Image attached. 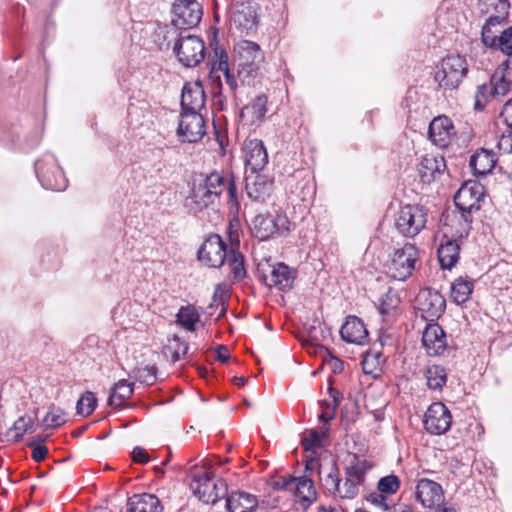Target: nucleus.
Masks as SVG:
<instances>
[{
    "instance_id": "f257e3e1",
    "label": "nucleus",
    "mask_w": 512,
    "mask_h": 512,
    "mask_svg": "<svg viewBox=\"0 0 512 512\" xmlns=\"http://www.w3.org/2000/svg\"><path fill=\"white\" fill-rule=\"evenodd\" d=\"M224 191H227L229 209L237 214L240 203L233 176L218 171H213L199 183H194L189 196L186 198V206L195 213L200 212L209 206L215 205Z\"/></svg>"
},
{
    "instance_id": "f03ea898",
    "label": "nucleus",
    "mask_w": 512,
    "mask_h": 512,
    "mask_svg": "<svg viewBox=\"0 0 512 512\" xmlns=\"http://www.w3.org/2000/svg\"><path fill=\"white\" fill-rule=\"evenodd\" d=\"M178 61L185 67H195L205 57V45L203 40L195 35L182 31L173 47Z\"/></svg>"
},
{
    "instance_id": "7ed1b4c3",
    "label": "nucleus",
    "mask_w": 512,
    "mask_h": 512,
    "mask_svg": "<svg viewBox=\"0 0 512 512\" xmlns=\"http://www.w3.org/2000/svg\"><path fill=\"white\" fill-rule=\"evenodd\" d=\"M419 258V252L415 245L406 243L403 247L394 251L387 263V274L395 280L404 281L411 276Z\"/></svg>"
},
{
    "instance_id": "20e7f679",
    "label": "nucleus",
    "mask_w": 512,
    "mask_h": 512,
    "mask_svg": "<svg viewBox=\"0 0 512 512\" xmlns=\"http://www.w3.org/2000/svg\"><path fill=\"white\" fill-rule=\"evenodd\" d=\"M468 71L466 59L460 55H449L441 62L435 73V80L444 89H456Z\"/></svg>"
},
{
    "instance_id": "39448f33",
    "label": "nucleus",
    "mask_w": 512,
    "mask_h": 512,
    "mask_svg": "<svg viewBox=\"0 0 512 512\" xmlns=\"http://www.w3.org/2000/svg\"><path fill=\"white\" fill-rule=\"evenodd\" d=\"M234 52L238 75L243 79L251 76L252 73L259 68L264 59L260 46L248 40H241L236 43Z\"/></svg>"
},
{
    "instance_id": "423d86ee",
    "label": "nucleus",
    "mask_w": 512,
    "mask_h": 512,
    "mask_svg": "<svg viewBox=\"0 0 512 512\" xmlns=\"http://www.w3.org/2000/svg\"><path fill=\"white\" fill-rule=\"evenodd\" d=\"M427 212L418 205H406L396 215L395 227L405 237L416 236L426 225Z\"/></svg>"
},
{
    "instance_id": "0eeeda50",
    "label": "nucleus",
    "mask_w": 512,
    "mask_h": 512,
    "mask_svg": "<svg viewBox=\"0 0 512 512\" xmlns=\"http://www.w3.org/2000/svg\"><path fill=\"white\" fill-rule=\"evenodd\" d=\"M174 18L172 28L168 33L176 34V31H187L195 27L202 18V9L196 0H176L173 4Z\"/></svg>"
},
{
    "instance_id": "6e6552de",
    "label": "nucleus",
    "mask_w": 512,
    "mask_h": 512,
    "mask_svg": "<svg viewBox=\"0 0 512 512\" xmlns=\"http://www.w3.org/2000/svg\"><path fill=\"white\" fill-rule=\"evenodd\" d=\"M191 488L193 493L205 503L214 504L227 495L226 483L222 479L215 480L210 472L194 476Z\"/></svg>"
},
{
    "instance_id": "1a4fd4ad",
    "label": "nucleus",
    "mask_w": 512,
    "mask_h": 512,
    "mask_svg": "<svg viewBox=\"0 0 512 512\" xmlns=\"http://www.w3.org/2000/svg\"><path fill=\"white\" fill-rule=\"evenodd\" d=\"M484 197V187L477 182L463 184L454 197L455 205L461 211L465 222H471L468 218L474 211L481 208V201Z\"/></svg>"
},
{
    "instance_id": "9d476101",
    "label": "nucleus",
    "mask_w": 512,
    "mask_h": 512,
    "mask_svg": "<svg viewBox=\"0 0 512 512\" xmlns=\"http://www.w3.org/2000/svg\"><path fill=\"white\" fill-rule=\"evenodd\" d=\"M290 222L286 215L270 216L258 214L252 221V233L260 241L269 239L275 233L283 234L290 230Z\"/></svg>"
},
{
    "instance_id": "9b49d317",
    "label": "nucleus",
    "mask_w": 512,
    "mask_h": 512,
    "mask_svg": "<svg viewBox=\"0 0 512 512\" xmlns=\"http://www.w3.org/2000/svg\"><path fill=\"white\" fill-rule=\"evenodd\" d=\"M35 172L42 186L46 189L61 191L67 186L60 167L52 156L38 160L35 163Z\"/></svg>"
},
{
    "instance_id": "f8f14e48",
    "label": "nucleus",
    "mask_w": 512,
    "mask_h": 512,
    "mask_svg": "<svg viewBox=\"0 0 512 512\" xmlns=\"http://www.w3.org/2000/svg\"><path fill=\"white\" fill-rule=\"evenodd\" d=\"M366 464L356 461L346 467L344 481L339 482L336 494L341 499H354L359 493V486L365 481Z\"/></svg>"
},
{
    "instance_id": "ddd939ff",
    "label": "nucleus",
    "mask_w": 512,
    "mask_h": 512,
    "mask_svg": "<svg viewBox=\"0 0 512 512\" xmlns=\"http://www.w3.org/2000/svg\"><path fill=\"white\" fill-rule=\"evenodd\" d=\"M228 254L227 246L222 238L213 234L201 245L198 251V259L208 267L218 268L224 264Z\"/></svg>"
},
{
    "instance_id": "4468645a",
    "label": "nucleus",
    "mask_w": 512,
    "mask_h": 512,
    "mask_svg": "<svg viewBox=\"0 0 512 512\" xmlns=\"http://www.w3.org/2000/svg\"><path fill=\"white\" fill-rule=\"evenodd\" d=\"M423 422L427 432L432 435H442L450 429L452 416L443 403L434 402L428 407Z\"/></svg>"
},
{
    "instance_id": "2eb2a0df",
    "label": "nucleus",
    "mask_w": 512,
    "mask_h": 512,
    "mask_svg": "<svg viewBox=\"0 0 512 512\" xmlns=\"http://www.w3.org/2000/svg\"><path fill=\"white\" fill-rule=\"evenodd\" d=\"M416 501L423 508L433 509L441 506L445 501L444 490L442 486L428 478H420L415 488Z\"/></svg>"
},
{
    "instance_id": "dca6fc26",
    "label": "nucleus",
    "mask_w": 512,
    "mask_h": 512,
    "mask_svg": "<svg viewBox=\"0 0 512 512\" xmlns=\"http://www.w3.org/2000/svg\"><path fill=\"white\" fill-rule=\"evenodd\" d=\"M418 309L424 319L437 320L445 311L446 300L435 290L423 289L416 297Z\"/></svg>"
},
{
    "instance_id": "f3484780",
    "label": "nucleus",
    "mask_w": 512,
    "mask_h": 512,
    "mask_svg": "<svg viewBox=\"0 0 512 512\" xmlns=\"http://www.w3.org/2000/svg\"><path fill=\"white\" fill-rule=\"evenodd\" d=\"M177 132L183 142L195 143L201 140L205 135V121L202 115L182 112Z\"/></svg>"
},
{
    "instance_id": "a211bd4d",
    "label": "nucleus",
    "mask_w": 512,
    "mask_h": 512,
    "mask_svg": "<svg viewBox=\"0 0 512 512\" xmlns=\"http://www.w3.org/2000/svg\"><path fill=\"white\" fill-rule=\"evenodd\" d=\"M273 180L259 172L246 173L245 190L247 196L255 202H264L271 194Z\"/></svg>"
},
{
    "instance_id": "6ab92c4d",
    "label": "nucleus",
    "mask_w": 512,
    "mask_h": 512,
    "mask_svg": "<svg viewBox=\"0 0 512 512\" xmlns=\"http://www.w3.org/2000/svg\"><path fill=\"white\" fill-rule=\"evenodd\" d=\"M246 173L259 172L268 163V154L263 142L259 139H250L244 144Z\"/></svg>"
},
{
    "instance_id": "aec40b11",
    "label": "nucleus",
    "mask_w": 512,
    "mask_h": 512,
    "mask_svg": "<svg viewBox=\"0 0 512 512\" xmlns=\"http://www.w3.org/2000/svg\"><path fill=\"white\" fill-rule=\"evenodd\" d=\"M205 93L200 83L186 84L182 89V112L199 113L205 105Z\"/></svg>"
},
{
    "instance_id": "412c9836",
    "label": "nucleus",
    "mask_w": 512,
    "mask_h": 512,
    "mask_svg": "<svg viewBox=\"0 0 512 512\" xmlns=\"http://www.w3.org/2000/svg\"><path fill=\"white\" fill-rule=\"evenodd\" d=\"M341 338L352 344L364 345L368 342V331L363 321L356 316H348L340 329Z\"/></svg>"
},
{
    "instance_id": "4be33fe9",
    "label": "nucleus",
    "mask_w": 512,
    "mask_h": 512,
    "mask_svg": "<svg viewBox=\"0 0 512 512\" xmlns=\"http://www.w3.org/2000/svg\"><path fill=\"white\" fill-rule=\"evenodd\" d=\"M453 134V124L446 116H438L434 118L428 130L430 140L439 147H446Z\"/></svg>"
},
{
    "instance_id": "5701e85b",
    "label": "nucleus",
    "mask_w": 512,
    "mask_h": 512,
    "mask_svg": "<svg viewBox=\"0 0 512 512\" xmlns=\"http://www.w3.org/2000/svg\"><path fill=\"white\" fill-rule=\"evenodd\" d=\"M422 343L431 356L441 354L446 348L443 329L436 323L428 324L422 335Z\"/></svg>"
},
{
    "instance_id": "b1692460",
    "label": "nucleus",
    "mask_w": 512,
    "mask_h": 512,
    "mask_svg": "<svg viewBox=\"0 0 512 512\" xmlns=\"http://www.w3.org/2000/svg\"><path fill=\"white\" fill-rule=\"evenodd\" d=\"M225 497L227 512H255L258 507L256 496L244 491H232Z\"/></svg>"
},
{
    "instance_id": "393cba45",
    "label": "nucleus",
    "mask_w": 512,
    "mask_h": 512,
    "mask_svg": "<svg viewBox=\"0 0 512 512\" xmlns=\"http://www.w3.org/2000/svg\"><path fill=\"white\" fill-rule=\"evenodd\" d=\"M127 512H163L159 498L150 493L134 494L127 501Z\"/></svg>"
},
{
    "instance_id": "a878e982",
    "label": "nucleus",
    "mask_w": 512,
    "mask_h": 512,
    "mask_svg": "<svg viewBox=\"0 0 512 512\" xmlns=\"http://www.w3.org/2000/svg\"><path fill=\"white\" fill-rule=\"evenodd\" d=\"M446 168L444 158L435 155H425L418 164V173L422 182L429 183L441 175Z\"/></svg>"
},
{
    "instance_id": "bb28decb",
    "label": "nucleus",
    "mask_w": 512,
    "mask_h": 512,
    "mask_svg": "<svg viewBox=\"0 0 512 512\" xmlns=\"http://www.w3.org/2000/svg\"><path fill=\"white\" fill-rule=\"evenodd\" d=\"M267 102L266 95L260 94L256 96L251 103L242 108L240 118L243 121L249 122L250 125H258L265 118Z\"/></svg>"
},
{
    "instance_id": "cd10ccee",
    "label": "nucleus",
    "mask_w": 512,
    "mask_h": 512,
    "mask_svg": "<svg viewBox=\"0 0 512 512\" xmlns=\"http://www.w3.org/2000/svg\"><path fill=\"white\" fill-rule=\"evenodd\" d=\"M497 162L491 150L480 149L470 158V167L476 175H486L492 171Z\"/></svg>"
},
{
    "instance_id": "c85d7f7f",
    "label": "nucleus",
    "mask_w": 512,
    "mask_h": 512,
    "mask_svg": "<svg viewBox=\"0 0 512 512\" xmlns=\"http://www.w3.org/2000/svg\"><path fill=\"white\" fill-rule=\"evenodd\" d=\"M293 494L302 502L304 507L311 505L316 500L317 496L312 479L308 478L306 475L296 477Z\"/></svg>"
},
{
    "instance_id": "c756f323",
    "label": "nucleus",
    "mask_w": 512,
    "mask_h": 512,
    "mask_svg": "<svg viewBox=\"0 0 512 512\" xmlns=\"http://www.w3.org/2000/svg\"><path fill=\"white\" fill-rule=\"evenodd\" d=\"M294 274L291 269L283 264L278 263L273 266L270 274V282L280 291H288L292 288Z\"/></svg>"
},
{
    "instance_id": "7c9ffc66",
    "label": "nucleus",
    "mask_w": 512,
    "mask_h": 512,
    "mask_svg": "<svg viewBox=\"0 0 512 512\" xmlns=\"http://www.w3.org/2000/svg\"><path fill=\"white\" fill-rule=\"evenodd\" d=\"M459 244L454 240H447L438 248V260L443 269H451L459 259Z\"/></svg>"
},
{
    "instance_id": "2f4dec72",
    "label": "nucleus",
    "mask_w": 512,
    "mask_h": 512,
    "mask_svg": "<svg viewBox=\"0 0 512 512\" xmlns=\"http://www.w3.org/2000/svg\"><path fill=\"white\" fill-rule=\"evenodd\" d=\"M133 384L122 379L114 384L108 398V404L114 407H121L133 394Z\"/></svg>"
},
{
    "instance_id": "473e14b6",
    "label": "nucleus",
    "mask_w": 512,
    "mask_h": 512,
    "mask_svg": "<svg viewBox=\"0 0 512 512\" xmlns=\"http://www.w3.org/2000/svg\"><path fill=\"white\" fill-rule=\"evenodd\" d=\"M473 281L466 278H457L451 286V297L457 304H463L468 301L473 291Z\"/></svg>"
},
{
    "instance_id": "72a5a7b5",
    "label": "nucleus",
    "mask_w": 512,
    "mask_h": 512,
    "mask_svg": "<svg viewBox=\"0 0 512 512\" xmlns=\"http://www.w3.org/2000/svg\"><path fill=\"white\" fill-rule=\"evenodd\" d=\"M177 323L186 330L193 332L196 330V323L199 321V314L194 306H183L179 309L177 315Z\"/></svg>"
},
{
    "instance_id": "f704fd0d",
    "label": "nucleus",
    "mask_w": 512,
    "mask_h": 512,
    "mask_svg": "<svg viewBox=\"0 0 512 512\" xmlns=\"http://www.w3.org/2000/svg\"><path fill=\"white\" fill-rule=\"evenodd\" d=\"M225 260L231 269L235 281H241L245 278L247 272L244 265V256L239 251L231 249Z\"/></svg>"
},
{
    "instance_id": "c9c22d12",
    "label": "nucleus",
    "mask_w": 512,
    "mask_h": 512,
    "mask_svg": "<svg viewBox=\"0 0 512 512\" xmlns=\"http://www.w3.org/2000/svg\"><path fill=\"white\" fill-rule=\"evenodd\" d=\"M427 385L430 389L440 390L446 384L447 374L445 369L439 365H432L425 372Z\"/></svg>"
},
{
    "instance_id": "e433bc0d",
    "label": "nucleus",
    "mask_w": 512,
    "mask_h": 512,
    "mask_svg": "<svg viewBox=\"0 0 512 512\" xmlns=\"http://www.w3.org/2000/svg\"><path fill=\"white\" fill-rule=\"evenodd\" d=\"M215 55L218 56V60L212 64V70L221 71L224 73L226 84L233 91L237 87V82L233 75L230 74L229 65H228V55L224 50L218 52L215 50Z\"/></svg>"
},
{
    "instance_id": "4c0bfd02",
    "label": "nucleus",
    "mask_w": 512,
    "mask_h": 512,
    "mask_svg": "<svg viewBox=\"0 0 512 512\" xmlns=\"http://www.w3.org/2000/svg\"><path fill=\"white\" fill-rule=\"evenodd\" d=\"M503 24L497 20V18H488L486 23L482 27V41L485 46L490 47L495 45L496 38L500 34V30H498V26Z\"/></svg>"
},
{
    "instance_id": "58836bf2",
    "label": "nucleus",
    "mask_w": 512,
    "mask_h": 512,
    "mask_svg": "<svg viewBox=\"0 0 512 512\" xmlns=\"http://www.w3.org/2000/svg\"><path fill=\"white\" fill-rule=\"evenodd\" d=\"M65 412L56 406L49 407L46 416L41 421V426L45 429L57 428L66 422Z\"/></svg>"
},
{
    "instance_id": "ea45409f",
    "label": "nucleus",
    "mask_w": 512,
    "mask_h": 512,
    "mask_svg": "<svg viewBox=\"0 0 512 512\" xmlns=\"http://www.w3.org/2000/svg\"><path fill=\"white\" fill-rule=\"evenodd\" d=\"M96 405L97 399L94 393L91 391H86L77 401V414L87 417L94 411Z\"/></svg>"
},
{
    "instance_id": "a19ab883",
    "label": "nucleus",
    "mask_w": 512,
    "mask_h": 512,
    "mask_svg": "<svg viewBox=\"0 0 512 512\" xmlns=\"http://www.w3.org/2000/svg\"><path fill=\"white\" fill-rule=\"evenodd\" d=\"M367 501L382 511H388L391 510L392 508L395 510V508H397L395 503L390 498V495L380 492L378 490L371 492L367 496Z\"/></svg>"
},
{
    "instance_id": "79ce46f5",
    "label": "nucleus",
    "mask_w": 512,
    "mask_h": 512,
    "mask_svg": "<svg viewBox=\"0 0 512 512\" xmlns=\"http://www.w3.org/2000/svg\"><path fill=\"white\" fill-rule=\"evenodd\" d=\"M401 485V481L398 476L390 474L380 478L377 483V490L388 495L395 494Z\"/></svg>"
},
{
    "instance_id": "37998d69",
    "label": "nucleus",
    "mask_w": 512,
    "mask_h": 512,
    "mask_svg": "<svg viewBox=\"0 0 512 512\" xmlns=\"http://www.w3.org/2000/svg\"><path fill=\"white\" fill-rule=\"evenodd\" d=\"M489 48L500 50L505 55H512V27L500 32L496 38V43Z\"/></svg>"
},
{
    "instance_id": "c03bdc74",
    "label": "nucleus",
    "mask_w": 512,
    "mask_h": 512,
    "mask_svg": "<svg viewBox=\"0 0 512 512\" xmlns=\"http://www.w3.org/2000/svg\"><path fill=\"white\" fill-rule=\"evenodd\" d=\"M33 427L32 419L29 417H20L15 421L13 427L9 429L8 435H10L14 441H19L25 432L30 431Z\"/></svg>"
},
{
    "instance_id": "a18cd8bd",
    "label": "nucleus",
    "mask_w": 512,
    "mask_h": 512,
    "mask_svg": "<svg viewBox=\"0 0 512 512\" xmlns=\"http://www.w3.org/2000/svg\"><path fill=\"white\" fill-rule=\"evenodd\" d=\"M490 85L494 96H504L509 91V83L506 81L502 70H497L492 75Z\"/></svg>"
},
{
    "instance_id": "49530a36",
    "label": "nucleus",
    "mask_w": 512,
    "mask_h": 512,
    "mask_svg": "<svg viewBox=\"0 0 512 512\" xmlns=\"http://www.w3.org/2000/svg\"><path fill=\"white\" fill-rule=\"evenodd\" d=\"M132 377L140 383L152 385L156 381V368L154 366L136 368L132 371Z\"/></svg>"
},
{
    "instance_id": "de8ad7c7",
    "label": "nucleus",
    "mask_w": 512,
    "mask_h": 512,
    "mask_svg": "<svg viewBox=\"0 0 512 512\" xmlns=\"http://www.w3.org/2000/svg\"><path fill=\"white\" fill-rule=\"evenodd\" d=\"M488 2V5L495 12V14L491 15L490 18H497L498 21L504 23L509 13V0H488Z\"/></svg>"
},
{
    "instance_id": "09e8293b",
    "label": "nucleus",
    "mask_w": 512,
    "mask_h": 512,
    "mask_svg": "<svg viewBox=\"0 0 512 512\" xmlns=\"http://www.w3.org/2000/svg\"><path fill=\"white\" fill-rule=\"evenodd\" d=\"M329 394L331 397V401H325L322 404V407L324 411V416L326 415L328 420H333L335 418L336 409L340 403L341 395L339 391H337L334 388H329Z\"/></svg>"
},
{
    "instance_id": "8fccbe9b",
    "label": "nucleus",
    "mask_w": 512,
    "mask_h": 512,
    "mask_svg": "<svg viewBox=\"0 0 512 512\" xmlns=\"http://www.w3.org/2000/svg\"><path fill=\"white\" fill-rule=\"evenodd\" d=\"M490 83L483 84L478 87L475 93V109L482 110L486 106V102L489 96H494Z\"/></svg>"
},
{
    "instance_id": "3c124183",
    "label": "nucleus",
    "mask_w": 512,
    "mask_h": 512,
    "mask_svg": "<svg viewBox=\"0 0 512 512\" xmlns=\"http://www.w3.org/2000/svg\"><path fill=\"white\" fill-rule=\"evenodd\" d=\"M498 149L504 154L512 153V129L508 128L501 134L498 140Z\"/></svg>"
},
{
    "instance_id": "603ef678",
    "label": "nucleus",
    "mask_w": 512,
    "mask_h": 512,
    "mask_svg": "<svg viewBox=\"0 0 512 512\" xmlns=\"http://www.w3.org/2000/svg\"><path fill=\"white\" fill-rule=\"evenodd\" d=\"M328 334V331L322 328L321 323H319L318 327L311 326L308 329V337L311 340V342L316 346H319L320 342L323 341Z\"/></svg>"
},
{
    "instance_id": "864d4df0",
    "label": "nucleus",
    "mask_w": 512,
    "mask_h": 512,
    "mask_svg": "<svg viewBox=\"0 0 512 512\" xmlns=\"http://www.w3.org/2000/svg\"><path fill=\"white\" fill-rule=\"evenodd\" d=\"M336 470V468H333L324 479L325 488L334 495L336 494V489L338 488L339 482H341V479L338 477Z\"/></svg>"
},
{
    "instance_id": "5fc2aeb1",
    "label": "nucleus",
    "mask_w": 512,
    "mask_h": 512,
    "mask_svg": "<svg viewBox=\"0 0 512 512\" xmlns=\"http://www.w3.org/2000/svg\"><path fill=\"white\" fill-rule=\"evenodd\" d=\"M173 342L175 343L174 352L172 354L173 362L180 360L188 351L187 343L180 340L178 337H174Z\"/></svg>"
},
{
    "instance_id": "6e6d98bb",
    "label": "nucleus",
    "mask_w": 512,
    "mask_h": 512,
    "mask_svg": "<svg viewBox=\"0 0 512 512\" xmlns=\"http://www.w3.org/2000/svg\"><path fill=\"white\" fill-rule=\"evenodd\" d=\"M320 437L317 431L312 430L308 437L302 440V445L306 451H310L314 446L318 445Z\"/></svg>"
},
{
    "instance_id": "4d7b16f0",
    "label": "nucleus",
    "mask_w": 512,
    "mask_h": 512,
    "mask_svg": "<svg viewBox=\"0 0 512 512\" xmlns=\"http://www.w3.org/2000/svg\"><path fill=\"white\" fill-rule=\"evenodd\" d=\"M500 116L503 118L507 127L512 129V98L505 103Z\"/></svg>"
},
{
    "instance_id": "13d9d810",
    "label": "nucleus",
    "mask_w": 512,
    "mask_h": 512,
    "mask_svg": "<svg viewBox=\"0 0 512 512\" xmlns=\"http://www.w3.org/2000/svg\"><path fill=\"white\" fill-rule=\"evenodd\" d=\"M296 477H283L276 481L275 485L277 488L293 492Z\"/></svg>"
},
{
    "instance_id": "bf43d9fd",
    "label": "nucleus",
    "mask_w": 512,
    "mask_h": 512,
    "mask_svg": "<svg viewBox=\"0 0 512 512\" xmlns=\"http://www.w3.org/2000/svg\"><path fill=\"white\" fill-rule=\"evenodd\" d=\"M398 303V299H393L389 296V294L386 295V299L383 300L382 304L380 305L379 311L381 314H389L391 309H394Z\"/></svg>"
},
{
    "instance_id": "052dcab7",
    "label": "nucleus",
    "mask_w": 512,
    "mask_h": 512,
    "mask_svg": "<svg viewBox=\"0 0 512 512\" xmlns=\"http://www.w3.org/2000/svg\"><path fill=\"white\" fill-rule=\"evenodd\" d=\"M132 458H133V461H135L137 463H141V464L147 463L149 461V456H148L147 451L141 447L134 448V450L132 452Z\"/></svg>"
},
{
    "instance_id": "680f3d73",
    "label": "nucleus",
    "mask_w": 512,
    "mask_h": 512,
    "mask_svg": "<svg viewBox=\"0 0 512 512\" xmlns=\"http://www.w3.org/2000/svg\"><path fill=\"white\" fill-rule=\"evenodd\" d=\"M48 449L46 446L38 445L33 448L32 457L35 461L40 462L47 456Z\"/></svg>"
},
{
    "instance_id": "e2e57ef3",
    "label": "nucleus",
    "mask_w": 512,
    "mask_h": 512,
    "mask_svg": "<svg viewBox=\"0 0 512 512\" xmlns=\"http://www.w3.org/2000/svg\"><path fill=\"white\" fill-rule=\"evenodd\" d=\"M216 354L218 361L225 363L230 358V353L225 345H218L216 348Z\"/></svg>"
},
{
    "instance_id": "0e129e2a",
    "label": "nucleus",
    "mask_w": 512,
    "mask_h": 512,
    "mask_svg": "<svg viewBox=\"0 0 512 512\" xmlns=\"http://www.w3.org/2000/svg\"><path fill=\"white\" fill-rule=\"evenodd\" d=\"M319 469H320V464L317 459H315L314 457H308L306 459L305 472H309V471H313V470L319 471Z\"/></svg>"
},
{
    "instance_id": "69168bd1",
    "label": "nucleus",
    "mask_w": 512,
    "mask_h": 512,
    "mask_svg": "<svg viewBox=\"0 0 512 512\" xmlns=\"http://www.w3.org/2000/svg\"><path fill=\"white\" fill-rule=\"evenodd\" d=\"M435 512H456L454 507L448 504H445V502L436 508H433Z\"/></svg>"
},
{
    "instance_id": "338daca9",
    "label": "nucleus",
    "mask_w": 512,
    "mask_h": 512,
    "mask_svg": "<svg viewBox=\"0 0 512 512\" xmlns=\"http://www.w3.org/2000/svg\"><path fill=\"white\" fill-rule=\"evenodd\" d=\"M214 302H216L217 305H220L221 306V311L217 317V319L221 318L222 316L225 315L226 313V308H225V302L222 298H219V299H216V297L214 296Z\"/></svg>"
},
{
    "instance_id": "774afa93",
    "label": "nucleus",
    "mask_w": 512,
    "mask_h": 512,
    "mask_svg": "<svg viewBox=\"0 0 512 512\" xmlns=\"http://www.w3.org/2000/svg\"><path fill=\"white\" fill-rule=\"evenodd\" d=\"M233 382H234L236 385H238V386H244V385L247 383V378L242 377V376H240V377L235 376V377L233 378Z\"/></svg>"
}]
</instances>
